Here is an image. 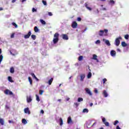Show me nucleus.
Masks as SVG:
<instances>
[{"mask_svg":"<svg viewBox=\"0 0 129 129\" xmlns=\"http://www.w3.org/2000/svg\"><path fill=\"white\" fill-rule=\"evenodd\" d=\"M59 41V33H55L53 36V44H57Z\"/></svg>","mask_w":129,"mask_h":129,"instance_id":"1","label":"nucleus"},{"mask_svg":"<svg viewBox=\"0 0 129 129\" xmlns=\"http://www.w3.org/2000/svg\"><path fill=\"white\" fill-rule=\"evenodd\" d=\"M107 33L108 30L107 29H104V30H100L99 32V36H107Z\"/></svg>","mask_w":129,"mask_h":129,"instance_id":"2","label":"nucleus"},{"mask_svg":"<svg viewBox=\"0 0 129 129\" xmlns=\"http://www.w3.org/2000/svg\"><path fill=\"white\" fill-rule=\"evenodd\" d=\"M122 38L121 37V36H119L118 38H116L115 40V45H116L117 46H119V44H120V40H122Z\"/></svg>","mask_w":129,"mask_h":129,"instance_id":"3","label":"nucleus"},{"mask_svg":"<svg viewBox=\"0 0 129 129\" xmlns=\"http://www.w3.org/2000/svg\"><path fill=\"white\" fill-rule=\"evenodd\" d=\"M5 94H6V95H13L14 94L13 93V92L11 91L9 89H6L4 91Z\"/></svg>","mask_w":129,"mask_h":129,"instance_id":"4","label":"nucleus"},{"mask_svg":"<svg viewBox=\"0 0 129 129\" xmlns=\"http://www.w3.org/2000/svg\"><path fill=\"white\" fill-rule=\"evenodd\" d=\"M85 91H86V93H87V94L90 95V96H92V93L88 88H85Z\"/></svg>","mask_w":129,"mask_h":129,"instance_id":"5","label":"nucleus"},{"mask_svg":"<svg viewBox=\"0 0 129 129\" xmlns=\"http://www.w3.org/2000/svg\"><path fill=\"white\" fill-rule=\"evenodd\" d=\"M102 120L106 126H109V123L108 122L106 121L105 118H104V117L102 119Z\"/></svg>","mask_w":129,"mask_h":129,"instance_id":"6","label":"nucleus"},{"mask_svg":"<svg viewBox=\"0 0 129 129\" xmlns=\"http://www.w3.org/2000/svg\"><path fill=\"white\" fill-rule=\"evenodd\" d=\"M78 26V24H77V22H76V21L73 22L72 24V27L73 29H76Z\"/></svg>","mask_w":129,"mask_h":129,"instance_id":"7","label":"nucleus"},{"mask_svg":"<svg viewBox=\"0 0 129 129\" xmlns=\"http://www.w3.org/2000/svg\"><path fill=\"white\" fill-rule=\"evenodd\" d=\"M31 35H32V32H31V31H29L28 32V33L24 36L25 39H29V38L31 37Z\"/></svg>","mask_w":129,"mask_h":129,"instance_id":"8","label":"nucleus"},{"mask_svg":"<svg viewBox=\"0 0 129 129\" xmlns=\"http://www.w3.org/2000/svg\"><path fill=\"white\" fill-rule=\"evenodd\" d=\"M110 55L112 57H114L116 55V52L114 50H111L110 51Z\"/></svg>","mask_w":129,"mask_h":129,"instance_id":"9","label":"nucleus"},{"mask_svg":"<svg viewBox=\"0 0 129 129\" xmlns=\"http://www.w3.org/2000/svg\"><path fill=\"white\" fill-rule=\"evenodd\" d=\"M103 41H105V44H106L107 46H110V42H109V40H105V39H103Z\"/></svg>","mask_w":129,"mask_h":129,"instance_id":"10","label":"nucleus"},{"mask_svg":"<svg viewBox=\"0 0 129 129\" xmlns=\"http://www.w3.org/2000/svg\"><path fill=\"white\" fill-rule=\"evenodd\" d=\"M62 37L63 40H69V37H68V35H67V34H62Z\"/></svg>","mask_w":129,"mask_h":129,"instance_id":"11","label":"nucleus"},{"mask_svg":"<svg viewBox=\"0 0 129 129\" xmlns=\"http://www.w3.org/2000/svg\"><path fill=\"white\" fill-rule=\"evenodd\" d=\"M103 95L104 97H107V96H108V94L107 93V92H106V90H104L103 91Z\"/></svg>","mask_w":129,"mask_h":129,"instance_id":"12","label":"nucleus"},{"mask_svg":"<svg viewBox=\"0 0 129 129\" xmlns=\"http://www.w3.org/2000/svg\"><path fill=\"white\" fill-rule=\"evenodd\" d=\"M25 113H28V114H30L31 112H30V110L29 109V107L24 109Z\"/></svg>","mask_w":129,"mask_h":129,"instance_id":"13","label":"nucleus"},{"mask_svg":"<svg viewBox=\"0 0 129 129\" xmlns=\"http://www.w3.org/2000/svg\"><path fill=\"white\" fill-rule=\"evenodd\" d=\"M27 102L28 103H30V102H32V97L29 96L27 97Z\"/></svg>","mask_w":129,"mask_h":129,"instance_id":"14","label":"nucleus"},{"mask_svg":"<svg viewBox=\"0 0 129 129\" xmlns=\"http://www.w3.org/2000/svg\"><path fill=\"white\" fill-rule=\"evenodd\" d=\"M54 80V79L53 78H51L48 82L47 83L48 85H51L52 84V82H53V81Z\"/></svg>","mask_w":129,"mask_h":129,"instance_id":"15","label":"nucleus"},{"mask_svg":"<svg viewBox=\"0 0 129 129\" xmlns=\"http://www.w3.org/2000/svg\"><path fill=\"white\" fill-rule=\"evenodd\" d=\"M80 78H81V81H83V80H84V79L85 78V74L81 75Z\"/></svg>","mask_w":129,"mask_h":129,"instance_id":"16","label":"nucleus"},{"mask_svg":"<svg viewBox=\"0 0 129 129\" xmlns=\"http://www.w3.org/2000/svg\"><path fill=\"white\" fill-rule=\"evenodd\" d=\"M0 124L1 125H4V124H5V120L2 118H0Z\"/></svg>","mask_w":129,"mask_h":129,"instance_id":"17","label":"nucleus"},{"mask_svg":"<svg viewBox=\"0 0 129 129\" xmlns=\"http://www.w3.org/2000/svg\"><path fill=\"white\" fill-rule=\"evenodd\" d=\"M121 44L122 47H126V46H127V44L125 43V41H122Z\"/></svg>","mask_w":129,"mask_h":129,"instance_id":"18","label":"nucleus"},{"mask_svg":"<svg viewBox=\"0 0 129 129\" xmlns=\"http://www.w3.org/2000/svg\"><path fill=\"white\" fill-rule=\"evenodd\" d=\"M92 59H93V60H96L97 62H98V59H97V55H96V54L93 55Z\"/></svg>","mask_w":129,"mask_h":129,"instance_id":"19","label":"nucleus"},{"mask_svg":"<svg viewBox=\"0 0 129 129\" xmlns=\"http://www.w3.org/2000/svg\"><path fill=\"white\" fill-rule=\"evenodd\" d=\"M71 122H72V119L71 116H69L68 118V123H71Z\"/></svg>","mask_w":129,"mask_h":129,"instance_id":"20","label":"nucleus"},{"mask_svg":"<svg viewBox=\"0 0 129 129\" xmlns=\"http://www.w3.org/2000/svg\"><path fill=\"white\" fill-rule=\"evenodd\" d=\"M10 73H15V69L13 67L10 68Z\"/></svg>","mask_w":129,"mask_h":129,"instance_id":"21","label":"nucleus"},{"mask_svg":"<svg viewBox=\"0 0 129 129\" xmlns=\"http://www.w3.org/2000/svg\"><path fill=\"white\" fill-rule=\"evenodd\" d=\"M28 80H29V82H30L31 85H32V84H33V80H32V78H31V77H29Z\"/></svg>","mask_w":129,"mask_h":129,"instance_id":"22","label":"nucleus"},{"mask_svg":"<svg viewBox=\"0 0 129 129\" xmlns=\"http://www.w3.org/2000/svg\"><path fill=\"white\" fill-rule=\"evenodd\" d=\"M40 23H41L42 25H46V22L44 21L43 19H40Z\"/></svg>","mask_w":129,"mask_h":129,"instance_id":"23","label":"nucleus"},{"mask_svg":"<svg viewBox=\"0 0 129 129\" xmlns=\"http://www.w3.org/2000/svg\"><path fill=\"white\" fill-rule=\"evenodd\" d=\"M34 32H35V33H38V32H39V29L37 26L34 27Z\"/></svg>","mask_w":129,"mask_h":129,"instance_id":"24","label":"nucleus"},{"mask_svg":"<svg viewBox=\"0 0 129 129\" xmlns=\"http://www.w3.org/2000/svg\"><path fill=\"white\" fill-rule=\"evenodd\" d=\"M8 81L10 82H14V81L13 80V79L12 78V77H8Z\"/></svg>","mask_w":129,"mask_h":129,"instance_id":"25","label":"nucleus"},{"mask_svg":"<svg viewBox=\"0 0 129 129\" xmlns=\"http://www.w3.org/2000/svg\"><path fill=\"white\" fill-rule=\"evenodd\" d=\"M91 76H92V74L91 73V72H89L87 75L88 78H91Z\"/></svg>","mask_w":129,"mask_h":129,"instance_id":"26","label":"nucleus"},{"mask_svg":"<svg viewBox=\"0 0 129 129\" xmlns=\"http://www.w3.org/2000/svg\"><path fill=\"white\" fill-rule=\"evenodd\" d=\"M59 124L60 125H62L63 124V119L62 118H59Z\"/></svg>","mask_w":129,"mask_h":129,"instance_id":"27","label":"nucleus"},{"mask_svg":"<svg viewBox=\"0 0 129 129\" xmlns=\"http://www.w3.org/2000/svg\"><path fill=\"white\" fill-rule=\"evenodd\" d=\"M83 60V56L80 55L79 58H78V60L79 61H82Z\"/></svg>","mask_w":129,"mask_h":129,"instance_id":"28","label":"nucleus"},{"mask_svg":"<svg viewBox=\"0 0 129 129\" xmlns=\"http://www.w3.org/2000/svg\"><path fill=\"white\" fill-rule=\"evenodd\" d=\"M22 123H24V124H26V123H27V120H26V119L25 118L22 119Z\"/></svg>","mask_w":129,"mask_h":129,"instance_id":"29","label":"nucleus"},{"mask_svg":"<svg viewBox=\"0 0 129 129\" xmlns=\"http://www.w3.org/2000/svg\"><path fill=\"white\" fill-rule=\"evenodd\" d=\"M81 101H83V98H78V102H81Z\"/></svg>","mask_w":129,"mask_h":129,"instance_id":"30","label":"nucleus"},{"mask_svg":"<svg viewBox=\"0 0 129 129\" xmlns=\"http://www.w3.org/2000/svg\"><path fill=\"white\" fill-rule=\"evenodd\" d=\"M109 3L111 5H114V4H115V2L113 0H110Z\"/></svg>","mask_w":129,"mask_h":129,"instance_id":"31","label":"nucleus"},{"mask_svg":"<svg viewBox=\"0 0 129 129\" xmlns=\"http://www.w3.org/2000/svg\"><path fill=\"white\" fill-rule=\"evenodd\" d=\"M36 100L37 101H40V98L39 97V96L38 95H36Z\"/></svg>","mask_w":129,"mask_h":129,"instance_id":"32","label":"nucleus"},{"mask_svg":"<svg viewBox=\"0 0 129 129\" xmlns=\"http://www.w3.org/2000/svg\"><path fill=\"white\" fill-rule=\"evenodd\" d=\"M31 38L32 40H36V36L35 35H32Z\"/></svg>","mask_w":129,"mask_h":129,"instance_id":"33","label":"nucleus"},{"mask_svg":"<svg viewBox=\"0 0 129 129\" xmlns=\"http://www.w3.org/2000/svg\"><path fill=\"white\" fill-rule=\"evenodd\" d=\"M12 25H13V26H14V27H15V28H18V25H17V24H16V23L13 22Z\"/></svg>","mask_w":129,"mask_h":129,"instance_id":"34","label":"nucleus"},{"mask_svg":"<svg viewBox=\"0 0 129 129\" xmlns=\"http://www.w3.org/2000/svg\"><path fill=\"white\" fill-rule=\"evenodd\" d=\"M124 38L126 40H128V34H126L124 35Z\"/></svg>","mask_w":129,"mask_h":129,"instance_id":"35","label":"nucleus"},{"mask_svg":"<svg viewBox=\"0 0 129 129\" xmlns=\"http://www.w3.org/2000/svg\"><path fill=\"white\" fill-rule=\"evenodd\" d=\"M43 93H44V91H43L42 90H39V94L40 95H42L43 94Z\"/></svg>","mask_w":129,"mask_h":129,"instance_id":"36","label":"nucleus"},{"mask_svg":"<svg viewBox=\"0 0 129 129\" xmlns=\"http://www.w3.org/2000/svg\"><path fill=\"white\" fill-rule=\"evenodd\" d=\"M118 120H116L114 122V123H113V124H114V125H116V124H117V123H118Z\"/></svg>","mask_w":129,"mask_h":129,"instance_id":"37","label":"nucleus"},{"mask_svg":"<svg viewBox=\"0 0 129 129\" xmlns=\"http://www.w3.org/2000/svg\"><path fill=\"white\" fill-rule=\"evenodd\" d=\"M107 81V80L106 78L103 79V84H105V83Z\"/></svg>","mask_w":129,"mask_h":129,"instance_id":"38","label":"nucleus"},{"mask_svg":"<svg viewBox=\"0 0 129 129\" xmlns=\"http://www.w3.org/2000/svg\"><path fill=\"white\" fill-rule=\"evenodd\" d=\"M89 110H88V109H84L83 111V112H88Z\"/></svg>","mask_w":129,"mask_h":129,"instance_id":"39","label":"nucleus"},{"mask_svg":"<svg viewBox=\"0 0 129 129\" xmlns=\"http://www.w3.org/2000/svg\"><path fill=\"white\" fill-rule=\"evenodd\" d=\"M4 58V56L3 55H0V64L2 62V61H3V58Z\"/></svg>","mask_w":129,"mask_h":129,"instance_id":"40","label":"nucleus"},{"mask_svg":"<svg viewBox=\"0 0 129 129\" xmlns=\"http://www.w3.org/2000/svg\"><path fill=\"white\" fill-rule=\"evenodd\" d=\"M42 3L43 4L44 6H46L47 5V2L42 0Z\"/></svg>","mask_w":129,"mask_h":129,"instance_id":"41","label":"nucleus"},{"mask_svg":"<svg viewBox=\"0 0 129 129\" xmlns=\"http://www.w3.org/2000/svg\"><path fill=\"white\" fill-rule=\"evenodd\" d=\"M32 13H34L35 12H37V9L33 8H32Z\"/></svg>","mask_w":129,"mask_h":129,"instance_id":"42","label":"nucleus"},{"mask_svg":"<svg viewBox=\"0 0 129 129\" xmlns=\"http://www.w3.org/2000/svg\"><path fill=\"white\" fill-rule=\"evenodd\" d=\"M95 44H100V40H97L95 42Z\"/></svg>","mask_w":129,"mask_h":129,"instance_id":"43","label":"nucleus"},{"mask_svg":"<svg viewBox=\"0 0 129 129\" xmlns=\"http://www.w3.org/2000/svg\"><path fill=\"white\" fill-rule=\"evenodd\" d=\"M31 75L33 78H35L36 77V76L35 75L34 73H31Z\"/></svg>","mask_w":129,"mask_h":129,"instance_id":"44","label":"nucleus"},{"mask_svg":"<svg viewBox=\"0 0 129 129\" xmlns=\"http://www.w3.org/2000/svg\"><path fill=\"white\" fill-rule=\"evenodd\" d=\"M74 105H75L76 107H78V106L79 105V104H78L77 102H76L74 103Z\"/></svg>","mask_w":129,"mask_h":129,"instance_id":"45","label":"nucleus"},{"mask_svg":"<svg viewBox=\"0 0 129 129\" xmlns=\"http://www.w3.org/2000/svg\"><path fill=\"white\" fill-rule=\"evenodd\" d=\"M11 38L12 39H13V38H15V33H13L11 35Z\"/></svg>","mask_w":129,"mask_h":129,"instance_id":"46","label":"nucleus"},{"mask_svg":"<svg viewBox=\"0 0 129 129\" xmlns=\"http://www.w3.org/2000/svg\"><path fill=\"white\" fill-rule=\"evenodd\" d=\"M81 18H80V17H78V18H77V21H78V22H81Z\"/></svg>","mask_w":129,"mask_h":129,"instance_id":"47","label":"nucleus"},{"mask_svg":"<svg viewBox=\"0 0 129 129\" xmlns=\"http://www.w3.org/2000/svg\"><path fill=\"white\" fill-rule=\"evenodd\" d=\"M48 16H49L50 17L53 16V14H52V13H51V12H48Z\"/></svg>","mask_w":129,"mask_h":129,"instance_id":"48","label":"nucleus"},{"mask_svg":"<svg viewBox=\"0 0 129 129\" xmlns=\"http://www.w3.org/2000/svg\"><path fill=\"white\" fill-rule=\"evenodd\" d=\"M9 123H14L13 121V120H9Z\"/></svg>","mask_w":129,"mask_h":129,"instance_id":"49","label":"nucleus"},{"mask_svg":"<svg viewBox=\"0 0 129 129\" xmlns=\"http://www.w3.org/2000/svg\"><path fill=\"white\" fill-rule=\"evenodd\" d=\"M85 7L86 8V9H87V8H88V4H87V3H85Z\"/></svg>","mask_w":129,"mask_h":129,"instance_id":"50","label":"nucleus"},{"mask_svg":"<svg viewBox=\"0 0 129 129\" xmlns=\"http://www.w3.org/2000/svg\"><path fill=\"white\" fill-rule=\"evenodd\" d=\"M88 10H89V11H91V10H92V9H91V8H90V7H87V8Z\"/></svg>","mask_w":129,"mask_h":129,"instance_id":"51","label":"nucleus"},{"mask_svg":"<svg viewBox=\"0 0 129 129\" xmlns=\"http://www.w3.org/2000/svg\"><path fill=\"white\" fill-rule=\"evenodd\" d=\"M97 122H95L92 125V126H94V125H95V124H96Z\"/></svg>","mask_w":129,"mask_h":129,"instance_id":"52","label":"nucleus"},{"mask_svg":"<svg viewBox=\"0 0 129 129\" xmlns=\"http://www.w3.org/2000/svg\"><path fill=\"white\" fill-rule=\"evenodd\" d=\"M34 79L36 80V81H39V79H38L36 77H35Z\"/></svg>","mask_w":129,"mask_h":129,"instance_id":"53","label":"nucleus"},{"mask_svg":"<svg viewBox=\"0 0 129 129\" xmlns=\"http://www.w3.org/2000/svg\"><path fill=\"white\" fill-rule=\"evenodd\" d=\"M117 52H121V51L120 50V49H119V48H117Z\"/></svg>","mask_w":129,"mask_h":129,"instance_id":"54","label":"nucleus"},{"mask_svg":"<svg viewBox=\"0 0 129 129\" xmlns=\"http://www.w3.org/2000/svg\"><path fill=\"white\" fill-rule=\"evenodd\" d=\"M94 92H95V93H98V91L97 90L95 89V91H94Z\"/></svg>","mask_w":129,"mask_h":129,"instance_id":"55","label":"nucleus"},{"mask_svg":"<svg viewBox=\"0 0 129 129\" xmlns=\"http://www.w3.org/2000/svg\"><path fill=\"white\" fill-rule=\"evenodd\" d=\"M41 113L44 114V110H41L40 111Z\"/></svg>","mask_w":129,"mask_h":129,"instance_id":"56","label":"nucleus"},{"mask_svg":"<svg viewBox=\"0 0 129 129\" xmlns=\"http://www.w3.org/2000/svg\"><path fill=\"white\" fill-rule=\"evenodd\" d=\"M16 1H17V0H12V3L13 4H14V3H15Z\"/></svg>","mask_w":129,"mask_h":129,"instance_id":"57","label":"nucleus"},{"mask_svg":"<svg viewBox=\"0 0 129 129\" xmlns=\"http://www.w3.org/2000/svg\"><path fill=\"white\" fill-rule=\"evenodd\" d=\"M116 129H121L120 127H119V126H116Z\"/></svg>","mask_w":129,"mask_h":129,"instance_id":"58","label":"nucleus"},{"mask_svg":"<svg viewBox=\"0 0 129 129\" xmlns=\"http://www.w3.org/2000/svg\"><path fill=\"white\" fill-rule=\"evenodd\" d=\"M70 100V98H67L66 99L67 101H69Z\"/></svg>","mask_w":129,"mask_h":129,"instance_id":"59","label":"nucleus"},{"mask_svg":"<svg viewBox=\"0 0 129 129\" xmlns=\"http://www.w3.org/2000/svg\"><path fill=\"white\" fill-rule=\"evenodd\" d=\"M92 105H93V103H91L90 104V106H92Z\"/></svg>","mask_w":129,"mask_h":129,"instance_id":"60","label":"nucleus"},{"mask_svg":"<svg viewBox=\"0 0 129 129\" xmlns=\"http://www.w3.org/2000/svg\"><path fill=\"white\" fill-rule=\"evenodd\" d=\"M4 10V9H3V8L0 7V11H3Z\"/></svg>","mask_w":129,"mask_h":129,"instance_id":"61","label":"nucleus"},{"mask_svg":"<svg viewBox=\"0 0 129 129\" xmlns=\"http://www.w3.org/2000/svg\"><path fill=\"white\" fill-rule=\"evenodd\" d=\"M61 99H59L57 100V101H59V102H60L61 101Z\"/></svg>","mask_w":129,"mask_h":129,"instance_id":"62","label":"nucleus"},{"mask_svg":"<svg viewBox=\"0 0 129 129\" xmlns=\"http://www.w3.org/2000/svg\"><path fill=\"white\" fill-rule=\"evenodd\" d=\"M26 1H27V0H22V2L24 3V2H26Z\"/></svg>","mask_w":129,"mask_h":129,"instance_id":"63","label":"nucleus"},{"mask_svg":"<svg viewBox=\"0 0 129 129\" xmlns=\"http://www.w3.org/2000/svg\"><path fill=\"white\" fill-rule=\"evenodd\" d=\"M0 54H2V49H0Z\"/></svg>","mask_w":129,"mask_h":129,"instance_id":"64","label":"nucleus"}]
</instances>
